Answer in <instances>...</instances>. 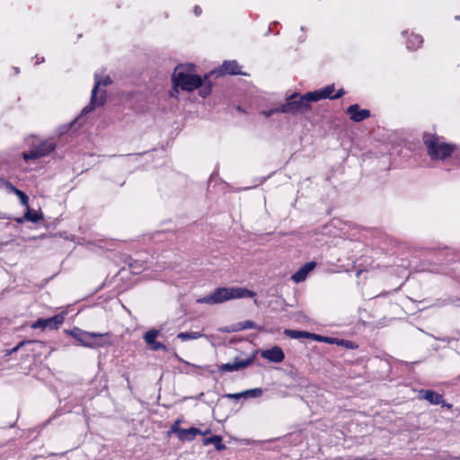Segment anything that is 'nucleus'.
<instances>
[{
    "label": "nucleus",
    "instance_id": "nucleus-36",
    "mask_svg": "<svg viewBox=\"0 0 460 460\" xmlns=\"http://www.w3.org/2000/svg\"><path fill=\"white\" fill-rule=\"evenodd\" d=\"M194 13L199 16L201 13V8L199 5L194 7Z\"/></svg>",
    "mask_w": 460,
    "mask_h": 460
},
{
    "label": "nucleus",
    "instance_id": "nucleus-30",
    "mask_svg": "<svg viewBox=\"0 0 460 460\" xmlns=\"http://www.w3.org/2000/svg\"><path fill=\"white\" fill-rule=\"evenodd\" d=\"M180 422L181 420H177L174 424L172 426V431L174 432V433H177L178 435V438H180V435H181V432L180 430H182L181 428H180Z\"/></svg>",
    "mask_w": 460,
    "mask_h": 460
},
{
    "label": "nucleus",
    "instance_id": "nucleus-21",
    "mask_svg": "<svg viewBox=\"0 0 460 460\" xmlns=\"http://www.w3.org/2000/svg\"><path fill=\"white\" fill-rule=\"evenodd\" d=\"M422 43V38L417 34H411L410 39L407 41V48L409 49H415L420 46Z\"/></svg>",
    "mask_w": 460,
    "mask_h": 460
},
{
    "label": "nucleus",
    "instance_id": "nucleus-35",
    "mask_svg": "<svg viewBox=\"0 0 460 460\" xmlns=\"http://www.w3.org/2000/svg\"><path fill=\"white\" fill-rule=\"evenodd\" d=\"M345 94L343 89H340L335 94H333L332 100L339 99Z\"/></svg>",
    "mask_w": 460,
    "mask_h": 460
},
{
    "label": "nucleus",
    "instance_id": "nucleus-33",
    "mask_svg": "<svg viewBox=\"0 0 460 460\" xmlns=\"http://www.w3.org/2000/svg\"><path fill=\"white\" fill-rule=\"evenodd\" d=\"M277 112H281L279 110V107L278 108H274V109H270L269 111H263V115L267 118L272 116L273 114L277 113Z\"/></svg>",
    "mask_w": 460,
    "mask_h": 460
},
{
    "label": "nucleus",
    "instance_id": "nucleus-12",
    "mask_svg": "<svg viewBox=\"0 0 460 460\" xmlns=\"http://www.w3.org/2000/svg\"><path fill=\"white\" fill-rule=\"evenodd\" d=\"M347 113L349 115L350 119L355 122H360L370 117L369 110H360L358 104H352L347 109Z\"/></svg>",
    "mask_w": 460,
    "mask_h": 460
},
{
    "label": "nucleus",
    "instance_id": "nucleus-20",
    "mask_svg": "<svg viewBox=\"0 0 460 460\" xmlns=\"http://www.w3.org/2000/svg\"><path fill=\"white\" fill-rule=\"evenodd\" d=\"M26 208H27V210L24 213V217H23L25 220H27L29 222H32V223H37L42 218L41 214L38 213L37 211L31 210V208L29 207Z\"/></svg>",
    "mask_w": 460,
    "mask_h": 460
},
{
    "label": "nucleus",
    "instance_id": "nucleus-24",
    "mask_svg": "<svg viewBox=\"0 0 460 460\" xmlns=\"http://www.w3.org/2000/svg\"><path fill=\"white\" fill-rule=\"evenodd\" d=\"M262 394H263V391L261 388H253V389H249V390L243 392L244 399H247L250 397L251 398H258V397H261L262 395Z\"/></svg>",
    "mask_w": 460,
    "mask_h": 460
},
{
    "label": "nucleus",
    "instance_id": "nucleus-1",
    "mask_svg": "<svg viewBox=\"0 0 460 460\" xmlns=\"http://www.w3.org/2000/svg\"><path fill=\"white\" fill-rule=\"evenodd\" d=\"M193 68L194 66L191 64L178 66L172 74L173 84L187 92L200 88L199 94L205 98L211 93L212 84L208 78L215 72L212 71L209 75H205L204 79H201L199 75L192 74Z\"/></svg>",
    "mask_w": 460,
    "mask_h": 460
},
{
    "label": "nucleus",
    "instance_id": "nucleus-41",
    "mask_svg": "<svg viewBox=\"0 0 460 460\" xmlns=\"http://www.w3.org/2000/svg\"><path fill=\"white\" fill-rule=\"evenodd\" d=\"M456 20H459L460 21V16L459 15L456 16Z\"/></svg>",
    "mask_w": 460,
    "mask_h": 460
},
{
    "label": "nucleus",
    "instance_id": "nucleus-8",
    "mask_svg": "<svg viewBox=\"0 0 460 460\" xmlns=\"http://www.w3.org/2000/svg\"><path fill=\"white\" fill-rule=\"evenodd\" d=\"M65 320V316L62 314H56L49 318H40L34 323H31L32 329H49V330H56L58 329Z\"/></svg>",
    "mask_w": 460,
    "mask_h": 460
},
{
    "label": "nucleus",
    "instance_id": "nucleus-22",
    "mask_svg": "<svg viewBox=\"0 0 460 460\" xmlns=\"http://www.w3.org/2000/svg\"><path fill=\"white\" fill-rule=\"evenodd\" d=\"M304 98L305 100V102L308 104L309 102H318L320 100L323 99V93L320 90L310 92L305 94H304Z\"/></svg>",
    "mask_w": 460,
    "mask_h": 460
},
{
    "label": "nucleus",
    "instance_id": "nucleus-34",
    "mask_svg": "<svg viewBox=\"0 0 460 460\" xmlns=\"http://www.w3.org/2000/svg\"><path fill=\"white\" fill-rule=\"evenodd\" d=\"M31 342V341H20L14 348L12 349L11 350V353H14V352H17L25 343H30Z\"/></svg>",
    "mask_w": 460,
    "mask_h": 460
},
{
    "label": "nucleus",
    "instance_id": "nucleus-29",
    "mask_svg": "<svg viewBox=\"0 0 460 460\" xmlns=\"http://www.w3.org/2000/svg\"><path fill=\"white\" fill-rule=\"evenodd\" d=\"M240 324H241L242 330L256 328V323L252 321H244V322L241 323Z\"/></svg>",
    "mask_w": 460,
    "mask_h": 460
},
{
    "label": "nucleus",
    "instance_id": "nucleus-7",
    "mask_svg": "<svg viewBox=\"0 0 460 460\" xmlns=\"http://www.w3.org/2000/svg\"><path fill=\"white\" fill-rule=\"evenodd\" d=\"M85 335V343L83 344L84 347L97 349L111 344L109 341L110 332L100 333L86 332Z\"/></svg>",
    "mask_w": 460,
    "mask_h": 460
},
{
    "label": "nucleus",
    "instance_id": "nucleus-25",
    "mask_svg": "<svg viewBox=\"0 0 460 460\" xmlns=\"http://www.w3.org/2000/svg\"><path fill=\"white\" fill-rule=\"evenodd\" d=\"M310 339L317 341H323L329 344H336V341H338L337 338L325 337L314 333H311Z\"/></svg>",
    "mask_w": 460,
    "mask_h": 460
},
{
    "label": "nucleus",
    "instance_id": "nucleus-37",
    "mask_svg": "<svg viewBox=\"0 0 460 460\" xmlns=\"http://www.w3.org/2000/svg\"><path fill=\"white\" fill-rule=\"evenodd\" d=\"M0 219H9V217L5 213L0 211Z\"/></svg>",
    "mask_w": 460,
    "mask_h": 460
},
{
    "label": "nucleus",
    "instance_id": "nucleus-10",
    "mask_svg": "<svg viewBox=\"0 0 460 460\" xmlns=\"http://www.w3.org/2000/svg\"><path fill=\"white\" fill-rule=\"evenodd\" d=\"M160 335V331L152 329L147 331L144 335L143 339L148 348L153 351L163 350L168 351V348L164 343L157 341L156 338Z\"/></svg>",
    "mask_w": 460,
    "mask_h": 460
},
{
    "label": "nucleus",
    "instance_id": "nucleus-11",
    "mask_svg": "<svg viewBox=\"0 0 460 460\" xmlns=\"http://www.w3.org/2000/svg\"><path fill=\"white\" fill-rule=\"evenodd\" d=\"M261 355L263 358L274 363H280L285 358V354L279 346H274L270 349L262 350Z\"/></svg>",
    "mask_w": 460,
    "mask_h": 460
},
{
    "label": "nucleus",
    "instance_id": "nucleus-9",
    "mask_svg": "<svg viewBox=\"0 0 460 460\" xmlns=\"http://www.w3.org/2000/svg\"><path fill=\"white\" fill-rule=\"evenodd\" d=\"M255 356L252 355L245 359H239L237 358H234L233 363H226L217 366V369L221 373L226 372H234L238 371L240 369L245 368L251 366L254 361Z\"/></svg>",
    "mask_w": 460,
    "mask_h": 460
},
{
    "label": "nucleus",
    "instance_id": "nucleus-28",
    "mask_svg": "<svg viewBox=\"0 0 460 460\" xmlns=\"http://www.w3.org/2000/svg\"><path fill=\"white\" fill-rule=\"evenodd\" d=\"M336 344L345 346L348 349H354L356 348L353 341H344V340H339L336 341Z\"/></svg>",
    "mask_w": 460,
    "mask_h": 460
},
{
    "label": "nucleus",
    "instance_id": "nucleus-40",
    "mask_svg": "<svg viewBox=\"0 0 460 460\" xmlns=\"http://www.w3.org/2000/svg\"><path fill=\"white\" fill-rule=\"evenodd\" d=\"M16 221H17L18 223H22V218H18Z\"/></svg>",
    "mask_w": 460,
    "mask_h": 460
},
{
    "label": "nucleus",
    "instance_id": "nucleus-13",
    "mask_svg": "<svg viewBox=\"0 0 460 460\" xmlns=\"http://www.w3.org/2000/svg\"><path fill=\"white\" fill-rule=\"evenodd\" d=\"M316 263L310 261L303 265L296 273L291 276V279L296 283L303 282L306 279L308 274L315 268Z\"/></svg>",
    "mask_w": 460,
    "mask_h": 460
},
{
    "label": "nucleus",
    "instance_id": "nucleus-23",
    "mask_svg": "<svg viewBox=\"0 0 460 460\" xmlns=\"http://www.w3.org/2000/svg\"><path fill=\"white\" fill-rule=\"evenodd\" d=\"M202 337V333L199 332H180L177 335V338L181 340L182 341H188V340H197L199 338Z\"/></svg>",
    "mask_w": 460,
    "mask_h": 460
},
{
    "label": "nucleus",
    "instance_id": "nucleus-15",
    "mask_svg": "<svg viewBox=\"0 0 460 460\" xmlns=\"http://www.w3.org/2000/svg\"><path fill=\"white\" fill-rule=\"evenodd\" d=\"M218 75H242L241 67L235 60L225 61L217 71Z\"/></svg>",
    "mask_w": 460,
    "mask_h": 460
},
{
    "label": "nucleus",
    "instance_id": "nucleus-32",
    "mask_svg": "<svg viewBox=\"0 0 460 460\" xmlns=\"http://www.w3.org/2000/svg\"><path fill=\"white\" fill-rule=\"evenodd\" d=\"M225 397L226 398H229V399H241V398H243V392L241 393H236V394H226L225 395Z\"/></svg>",
    "mask_w": 460,
    "mask_h": 460
},
{
    "label": "nucleus",
    "instance_id": "nucleus-5",
    "mask_svg": "<svg viewBox=\"0 0 460 460\" xmlns=\"http://www.w3.org/2000/svg\"><path fill=\"white\" fill-rule=\"evenodd\" d=\"M309 108V104L305 102L304 95H299L298 93H293L289 97L287 98V102L280 106H279V110L281 113H288L296 115L298 113H303L307 111Z\"/></svg>",
    "mask_w": 460,
    "mask_h": 460
},
{
    "label": "nucleus",
    "instance_id": "nucleus-3",
    "mask_svg": "<svg viewBox=\"0 0 460 460\" xmlns=\"http://www.w3.org/2000/svg\"><path fill=\"white\" fill-rule=\"evenodd\" d=\"M255 293L245 288H218L213 293L198 299V303L217 305L232 299L253 297Z\"/></svg>",
    "mask_w": 460,
    "mask_h": 460
},
{
    "label": "nucleus",
    "instance_id": "nucleus-16",
    "mask_svg": "<svg viewBox=\"0 0 460 460\" xmlns=\"http://www.w3.org/2000/svg\"><path fill=\"white\" fill-rule=\"evenodd\" d=\"M180 439L184 441H191L195 438L196 435L201 434V430L198 428H190V429H182V430H180Z\"/></svg>",
    "mask_w": 460,
    "mask_h": 460
},
{
    "label": "nucleus",
    "instance_id": "nucleus-14",
    "mask_svg": "<svg viewBox=\"0 0 460 460\" xmlns=\"http://www.w3.org/2000/svg\"><path fill=\"white\" fill-rule=\"evenodd\" d=\"M419 398L428 401L433 405L443 404L444 400L442 394H439L432 390L421 389L419 391Z\"/></svg>",
    "mask_w": 460,
    "mask_h": 460
},
{
    "label": "nucleus",
    "instance_id": "nucleus-19",
    "mask_svg": "<svg viewBox=\"0 0 460 460\" xmlns=\"http://www.w3.org/2000/svg\"><path fill=\"white\" fill-rule=\"evenodd\" d=\"M85 331H83L79 328H74L73 330L69 331V334L75 339L80 345L83 346L84 343H85Z\"/></svg>",
    "mask_w": 460,
    "mask_h": 460
},
{
    "label": "nucleus",
    "instance_id": "nucleus-26",
    "mask_svg": "<svg viewBox=\"0 0 460 460\" xmlns=\"http://www.w3.org/2000/svg\"><path fill=\"white\" fill-rule=\"evenodd\" d=\"M321 92L323 93V99L329 98L332 100V93L334 92V85L329 84L325 86L324 88L321 89Z\"/></svg>",
    "mask_w": 460,
    "mask_h": 460
},
{
    "label": "nucleus",
    "instance_id": "nucleus-17",
    "mask_svg": "<svg viewBox=\"0 0 460 460\" xmlns=\"http://www.w3.org/2000/svg\"><path fill=\"white\" fill-rule=\"evenodd\" d=\"M203 445H214L215 448L217 451H223L226 449L225 444L222 443V438L220 436L215 435L209 438H207L203 440Z\"/></svg>",
    "mask_w": 460,
    "mask_h": 460
},
{
    "label": "nucleus",
    "instance_id": "nucleus-4",
    "mask_svg": "<svg viewBox=\"0 0 460 460\" xmlns=\"http://www.w3.org/2000/svg\"><path fill=\"white\" fill-rule=\"evenodd\" d=\"M111 83H112V81L109 75H106L103 77L99 76V75H97V74L94 75V86L92 90L91 101H90V103L83 109V111H82L83 114H88L93 109H95L97 107H101L105 103V100H106L105 92L103 91V92L100 93V94H98V90H99L100 86H108Z\"/></svg>",
    "mask_w": 460,
    "mask_h": 460
},
{
    "label": "nucleus",
    "instance_id": "nucleus-27",
    "mask_svg": "<svg viewBox=\"0 0 460 460\" xmlns=\"http://www.w3.org/2000/svg\"><path fill=\"white\" fill-rule=\"evenodd\" d=\"M17 197L19 198L22 206L28 208L29 207V198L28 196L22 190H16Z\"/></svg>",
    "mask_w": 460,
    "mask_h": 460
},
{
    "label": "nucleus",
    "instance_id": "nucleus-31",
    "mask_svg": "<svg viewBox=\"0 0 460 460\" xmlns=\"http://www.w3.org/2000/svg\"><path fill=\"white\" fill-rule=\"evenodd\" d=\"M4 187H5L10 192L16 193V190H19L16 187H14L11 182L4 181Z\"/></svg>",
    "mask_w": 460,
    "mask_h": 460
},
{
    "label": "nucleus",
    "instance_id": "nucleus-18",
    "mask_svg": "<svg viewBox=\"0 0 460 460\" xmlns=\"http://www.w3.org/2000/svg\"><path fill=\"white\" fill-rule=\"evenodd\" d=\"M284 334L291 339H297V340L303 339V338L310 339V337H311V332L298 331V330H290V329H286L284 331Z\"/></svg>",
    "mask_w": 460,
    "mask_h": 460
},
{
    "label": "nucleus",
    "instance_id": "nucleus-38",
    "mask_svg": "<svg viewBox=\"0 0 460 460\" xmlns=\"http://www.w3.org/2000/svg\"><path fill=\"white\" fill-rule=\"evenodd\" d=\"M209 433H210V429H206L205 431H201V434H200V435L205 436V435L209 434Z\"/></svg>",
    "mask_w": 460,
    "mask_h": 460
},
{
    "label": "nucleus",
    "instance_id": "nucleus-6",
    "mask_svg": "<svg viewBox=\"0 0 460 460\" xmlns=\"http://www.w3.org/2000/svg\"><path fill=\"white\" fill-rule=\"evenodd\" d=\"M56 147V144L51 140L41 141L38 145H33L29 152L23 153L22 157L25 161L36 160L50 154Z\"/></svg>",
    "mask_w": 460,
    "mask_h": 460
},
{
    "label": "nucleus",
    "instance_id": "nucleus-39",
    "mask_svg": "<svg viewBox=\"0 0 460 460\" xmlns=\"http://www.w3.org/2000/svg\"><path fill=\"white\" fill-rule=\"evenodd\" d=\"M4 180L0 178V189L4 187Z\"/></svg>",
    "mask_w": 460,
    "mask_h": 460
},
{
    "label": "nucleus",
    "instance_id": "nucleus-2",
    "mask_svg": "<svg viewBox=\"0 0 460 460\" xmlns=\"http://www.w3.org/2000/svg\"><path fill=\"white\" fill-rule=\"evenodd\" d=\"M422 140L431 160H444L456 150L454 144L445 142L443 137L437 134L424 132Z\"/></svg>",
    "mask_w": 460,
    "mask_h": 460
}]
</instances>
